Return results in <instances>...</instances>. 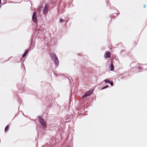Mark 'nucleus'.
I'll return each mask as SVG.
<instances>
[{"label": "nucleus", "instance_id": "nucleus-1", "mask_svg": "<svg viewBox=\"0 0 147 147\" xmlns=\"http://www.w3.org/2000/svg\"><path fill=\"white\" fill-rule=\"evenodd\" d=\"M39 121L42 125L44 127H46V122L41 117H40L39 118Z\"/></svg>", "mask_w": 147, "mask_h": 147}, {"label": "nucleus", "instance_id": "nucleus-2", "mask_svg": "<svg viewBox=\"0 0 147 147\" xmlns=\"http://www.w3.org/2000/svg\"><path fill=\"white\" fill-rule=\"evenodd\" d=\"M92 91H89L86 93L85 94L82 96L83 98H84L90 95L92 93Z\"/></svg>", "mask_w": 147, "mask_h": 147}, {"label": "nucleus", "instance_id": "nucleus-3", "mask_svg": "<svg viewBox=\"0 0 147 147\" xmlns=\"http://www.w3.org/2000/svg\"><path fill=\"white\" fill-rule=\"evenodd\" d=\"M36 12H34L33 14V16L32 17V20L35 22L37 21V20L36 17Z\"/></svg>", "mask_w": 147, "mask_h": 147}, {"label": "nucleus", "instance_id": "nucleus-4", "mask_svg": "<svg viewBox=\"0 0 147 147\" xmlns=\"http://www.w3.org/2000/svg\"><path fill=\"white\" fill-rule=\"evenodd\" d=\"M104 56L106 58H109L110 57L111 54L109 51H107L105 54Z\"/></svg>", "mask_w": 147, "mask_h": 147}, {"label": "nucleus", "instance_id": "nucleus-5", "mask_svg": "<svg viewBox=\"0 0 147 147\" xmlns=\"http://www.w3.org/2000/svg\"><path fill=\"white\" fill-rule=\"evenodd\" d=\"M49 7L47 5H46L45 7L43 12L45 14L47 13Z\"/></svg>", "mask_w": 147, "mask_h": 147}, {"label": "nucleus", "instance_id": "nucleus-6", "mask_svg": "<svg viewBox=\"0 0 147 147\" xmlns=\"http://www.w3.org/2000/svg\"><path fill=\"white\" fill-rule=\"evenodd\" d=\"M53 60L54 61V63L55 64L57 65H58L59 64V61L57 58H55Z\"/></svg>", "mask_w": 147, "mask_h": 147}, {"label": "nucleus", "instance_id": "nucleus-7", "mask_svg": "<svg viewBox=\"0 0 147 147\" xmlns=\"http://www.w3.org/2000/svg\"><path fill=\"white\" fill-rule=\"evenodd\" d=\"M51 57L52 59L54 60V59H55V58H57V57H56V55L53 53H51Z\"/></svg>", "mask_w": 147, "mask_h": 147}, {"label": "nucleus", "instance_id": "nucleus-8", "mask_svg": "<svg viewBox=\"0 0 147 147\" xmlns=\"http://www.w3.org/2000/svg\"><path fill=\"white\" fill-rule=\"evenodd\" d=\"M114 66L112 63H111V70L113 71L114 70Z\"/></svg>", "mask_w": 147, "mask_h": 147}, {"label": "nucleus", "instance_id": "nucleus-9", "mask_svg": "<svg viewBox=\"0 0 147 147\" xmlns=\"http://www.w3.org/2000/svg\"><path fill=\"white\" fill-rule=\"evenodd\" d=\"M9 128V125H7L5 127V131L6 132L7 131Z\"/></svg>", "mask_w": 147, "mask_h": 147}, {"label": "nucleus", "instance_id": "nucleus-10", "mask_svg": "<svg viewBox=\"0 0 147 147\" xmlns=\"http://www.w3.org/2000/svg\"><path fill=\"white\" fill-rule=\"evenodd\" d=\"M28 51H26L25 52V53L23 55V56H22V57H25L27 53H28Z\"/></svg>", "mask_w": 147, "mask_h": 147}, {"label": "nucleus", "instance_id": "nucleus-11", "mask_svg": "<svg viewBox=\"0 0 147 147\" xmlns=\"http://www.w3.org/2000/svg\"><path fill=\"white\" fill-rule=\"evenodd\" d=\"M105 81L106 83H107V82L110 83V81L108 80V79L105 80Z\"/></svg>", "mask_w": 147, "mask_h": 147}, {"label": "nucleus", "instance_id": "nucleus-12", "mask_svg": "<svg viewBox=\"0 0 147 147\" xmlns=\"http://www.w3.org/2000/svg\"><path fill=\"white\" fill-rule=\"evenodd\" d=\"M108 87V86H107H107H104V87H103V88H102V89H105V88H107Z\"/></svg>", "mask_w": 147, "mask_h": 147}, {"label": "nucleus", "instance_id": "nucleus-13", "mask_svg": "<svg viewBox=\"0 0 147 147\" xmlns=\"http://www.w3.org/2000/svg\"><path fill=\"white\" fill-rule=\"evenodd\" d=\"M109 83L111 86H113V83L112 82H110Z\"/></svg>", "mask_w": 147, "mask_h": 147}, {"label": "nucleus", "instance_id": "nucleus-14", "mask_svg": "<svg viewBox=\"0 0 147 147\" xmlns=\"http://www.w3.org/2000/svg\"><path fill=\"white\" fill-rule=\"evenodd\" d=\"M63 20L62 19H60V22H63Z\"/></svg>", "mask_w": 147, "mask_h": 147}]
</instances>
